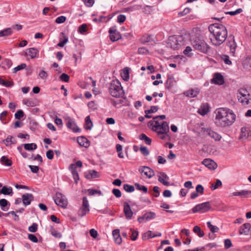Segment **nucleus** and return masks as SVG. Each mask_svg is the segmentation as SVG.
Listing matches in <instances>:
<instances>
[{
	"label": "nucleus",
	"mask_w": 251,
	"mask_h": 251,
	"mask_svg": "<svg viewBox=\"0 0 251 251\" xmlns=\"http://www.w3.org/2000/svg\"><path fill=\"white\" fill-rule=\"evenodd\" d=\"M122 77L125 80L127 81L129 78V69L128 68H125L123 70V73H122Z\"/></svg>",
	"instance_id": "nucleus-39"
},
{
	"label": "nucleus",
	"mask_w": 251,
	"mask_h": 251,
	"mask_svg": "<svg viewBox=\"0 0 251 251\" xmlns=\"http://www.w3.org/2000/svg\"><path fill=\"white\" fill-rule=\"evenodd\" d=\"M8 203V201L4 199L0 200V206L1 207L2 210H4V207L7 205Z\"/></svg>",
	"instance_id": "nucleus-56"
},
{
	"label": "nucleus",
	"mask_w": 251,
	"mask_h": 251,
	"mask_svg": "<svg viewBox=\"0 0 251 251\" xmlns=\"http://www.w3.org/2000/svg\"><path fill=\"white\" fill-rule=\"evenodd\" d=\"M0 161L2 164L5 166H11L12 165L11 160L5 156H2L0 158Z\"/></svg>",
	"instance_id": "nucleus-35"
},
{
	"label": "nucleus",
	"mask_w": 251,
	"mask_h": 251,
	"mask_svg": "<svg viewBox=\"0 0 251 251\" xmlns=\"http://www.w3.org/2000/svg\"><path fill=\"white\" fill-rule=\"evenodd\" d=\"M22 201L25 206L28 205L33 200V196L31 194L26 193L22 195Z\"/></svg>",
	"instance_id": "nucleus-21"
},
{
	"label": "nucleus",
	"mask_w": 251,
	"mask_h": 251,
	"mask_svg": "<svg viewBox=\"0 0 251 251\" xmlns=\"http://www.w3.org/2000/svg\"><path fill=\"white\" fill-rule=\"evenodd\" d=\"M85 5L87 7H91L94 3V0H82Z\"/></svg>",
	"instance_id": "nucleus-62"
},
{
	"label": "nucleus",
	"mask_w": 251,
	"mask_h": 251,
	"mask_svg": "<svg viewBox=\"0 0 251 251\" xmlns=\"http://www.w3.org/2000/svg\"><path fill=\"white\" fill-rule=\"evenodd\" d=\"M63 37L64 38L63 40L61 41V38H60V42L57 44V46L60 47H63L66 43H67L68 41V38L67 36H65L63 33H61Z\"/></svg>",
	"instance_id": "nucleus-45"
},
{
	"label": "nucleus",
	"mask_w": 251,
	"mask_h": 251,
	"mask_svg": "<svg viewBox=\"0 0 251 251\" xmlns=\"http://www.w3.org/2000/svg\"><path fill=\"white\" fill-rule=\"evenodd\" d=\"M38 225L36 223H33L28 227V230L31 232H35L37 230Z\"/></svg>",
	"instance_id": "nucleus-60"
},
{
	"label": "nucleus",
	"mask_w": 251,
	"mask_h": 251,
	"mask_svg": "<svg viewBox=\"0 0 251 251\" xmlns=\"http://www.w3.org/2000/svg\"><path fill=\"white\" fill-rule=\"evenodd\" d=\"M69 78H70L69 76L67 74H65V73L62 74L60 76V79L61 80L66 82L69 81Z\"/></svg>",
	"instance_id": "nucleus-61"
},
{
	"label": "nucleus",
	"mask_w": 251,
	"mask_h": 251,
	"mask_svg": "<svg viewBox=\"0 0 251 251\" xmlns=\"http://www.w3.org/2000/svg\"><path fill=\"white\" fill-rule=\"evenodd\" d=\"M227 46L230 49V53L232 56H234L237 48L236 43L235 42L234 36H229L227 42Z\"/></svg>",
	"instance_id": "nucleus-15"
},
{
	"label": "nucleus",
	"mask_w": 251,
	"mask_h": 251,
	"mask_svg": "<svg viewBox=\"0 0 251 251\" xmlns=\"http://www.w3.org/2000/svg\"><path fill=\"white\" fill-rule=\"evenodd\" d=\"M130 231L131 232V239L133 241L136 240L138 235V232L132 229H131Z\"/></svg>",
	"instance_id": "nucleus-58"
},
{
	"label": "nucleus",
	"mask_w": 251,
	"mask_h": 251,
	"mask_svg": "<svg viewBox=\"0 0 251 251\" xmlns=\"http://www.w3.org/2000/svg\"><path fill=\"white\" fill-rule=\"evenodd\" d=\"M0 193L4 195H10L12 193V189L11 187L7 188L3 186L0 191Z\"/></svg>",
	"instance_id": "nucleus-44"
},
{
	"label": "nucleus",
	"mask_w": 251,
	"mask_h": 251,
	"mask_svg": "<svg viewBox=\"0 0 251 251\" xmlns=\"http://www.w3.org/2000/svg\"><path fill=\"white\" fill-rule=\"evenodd\" d=\"M7 115V112L6 111H3L0 115V120L3 124H6L5 117Z\"/></svg>",
	"instance_id": "nucleus-53"
},
{
	"label": "nucleus",
	"mask_w": 251,
	"mask_h": 251,
	"mask_svg": "<svg viewBox=\"0 0 251 251\" xmlns=\"http://www.w3.org/2000/svg\"><path fill=\"white\" fill-rule=\"evenodd\" d=\"M220 57L225 64L229 65L232 64V62L230 60L229 57L228 55L222 54L220 55Z\"/></svg>",
	"instance_id": "nucleus-46"
},
{
	"label": "nucleus",
	"mask_w": 251,
	"mask_h": 251,
	"mask_svg": "<svg viewBox=\"0 0 251 251\" xmlns=\"http://www.w3.org/2000/svg\"><path fill=\"white\" fill-rule=\"evenodd\" d=\"M204 133L206 135L209 136L211 139L215 140V141H219L222 138L220 134L217 132L211 130V129H206L204 130Z\"/></svg>",
	"instance_id": "nucleus-16"
},
{
	"label": "nucleus",
	"mask_w": 251,
	"mask_h": 251,
	"mask_svg": "<svg viewBox=\"0 0 251 251\" xmlns=\"http://www.w3.org/2000/svg\"><path fill=\"white\" fill-rule=\"evenodd\" d=\"M199 91L197 89H191L184 93V95L188 97L194 98L199 94Z\"/></svg>",
	"instance_id": "nucleus-30"
},
{
	"label": "nucleus",
	"mask_w": 251,
	"mask_h": 251,
	"mask_svg": "<svg viewBox=\"0 0 251 251\" xmlns=\"http://www.w3.org/2000/svg\"><path fill=\"white\" fill-rule=\"evenodd\" d=\"M50 233L55 238H60L62 237L61 234L57 230H56L54 228L51 227L50 228Z\"/></svg>",
	"instance_id": "nucleus-43"
},
{
	"label": "nucleus",
	"mask_w": 251,
	"mask_h": 251,
	"mask_svg": "<svg viewBox=\"0 0 251 251\" xmlns=\"http://www.w3.org/2000/svg\"><path fill=\"white\" fill-rule=\"evenodd\" d=\"M158 181L162 183L164 185L169 186L170 185V183L168 181L169 177V176L163 172H160L158 175Z\"/></svg>",
	"instance_id": "nucleus-19"
},
{
	"label": "nucleus",
	"mask_w": 251,
	"mask_h": 251,
	"mask_svg": "<svg viewBox=\"0 0 251 251\" xmlns=\"http://www.w3.org/2000/svg\"><path fill=\"white\" fill-rule=\"evenodd\" d=\"M69 169L71 170L74 179L76 183H77V181L79 180L78 174L76 171L75 165L74 164H72L69 167Z\"/></svg>",
	"instance_id": "nucleus-29"
},
{
	"label": "nucleus",
	"mask_w": 251,
	"mask_h": 251,
	"mask_svg": "<svg viewBox=\"0 0 251 251\" xmlns=\"http://www.w3.org/2000/svg\"><path fill=\"white\" fill-rule=\"evenodd\" d=\"M112 235L115 242L117 244H120L122 242V239L120 234V230L114 229L112 232Z\"/></svg>",
	"instance_id": "nucleus-26"
},
{
	"label": "nucleus",
	"mask_w": 251,
	"mask_h": 251,
	"mask_svg": "<svg viewBox=\"0 0 251 251\" xmlns=\"http://www.w3.org/2000/svg\"><path fill=\"white\" fill-rule=\"evenodd\" d=\"M201 151L207 155H212L216 153L217 148L211 143L208 142L203 145Z\"/></svg>",
	"instance_id": "nucleus-11"
},
{
	"label": "nucleus",
	"mask_w": 251,
	"mask_h": 251,
	"mask_svg": "<svg viewBox=\"0 0 251 251\" xmlns=\"http://www.w3.org/2000/svg\"><path fill=\"white\" fill-rule=\"evenodd\" d=\"M194 49L201 53H207L210 49L209 46L202 39L197 38L191 41Z\"/></svg>",
	"instance_id": "nucleus-7"
},
{
	"label": "nucleus",
	"mask_w": 251,
	"mask_h": 251,
	"mask_svg": "<svg viewBox=\"0 0 251 251\" xmlns=\"http://www.w3.org/2000/svg\"><path fill=\"white\" fill-rule=\"evenodd\" d=\"M211 82L216 84L222 85L224 83V77L221 74L215 73Z\"/></svg>",
	"instance_id": "nucleus-22"
},
{
	"label": "nucleus",
	"mask_w": 251,
	"mask_h": 251,
	"mask_svg": "<svg viewBox=\"0 0 251 251\" xmlns=\"http://www.w3.org/2000/svg\"><path fill=\"white\" fill-rule=\"evenodd\" d=\"M207 226L210 230V231H212L213 233L216 232L219 230V228L216 226L211 225L210 222H208L207 223Z\"/></svg>",
	"instance_id": "nucleus-48"
},
{
	"label": "nucleus",
	"mask_w": 251,
	"mask_h": 251,
	"mask_svg": "<svg viewBox=\"0 0 251 251\" xmlns=\"http://www.w3.org/2000/svg\"><path fill=\"white\" fill-rule=\"evenodd\" d=\"M156 217V214L151 211H147L142 215V222L150 221Z\"/></svg>",
	"instance_id": "nucleus-23"
},
{
	"label": "nucleus",
	"mask_w": 251,
	"mask_h": 251,
	"mask_svg": "<svg viewBox=\"0 0 251 251\" xmlns=\"http://www.w3.org/2000/svg\"><path fill=\"white\" fill-rule=\"evenodd\" d=\"M243 66L246 69H251V56H247L243 62Z\"/></svg>",
	"instance_id": "nucleus-32"
},
{
	"label": "nucleus",
	"mask_w": 251,
	"mask_h": 251,
	"mask_svg": "<svg viewBox=\"0 0 251 251\" xmlns=\"http://www.w3.org/2000/svg\"><path fill=\"white\" fill-rule=\"evenodd\" d=\"M193 231L197 233V235L200 237H202L204 236V232L202 230H201V228L199 226H195L193 228Z\"/></svg>",
	"instance_id": "nucleus-42"
},
{
	"label": "nucleus",
	"mask_w": 251,
	"mask_h": 251,
	"mask_svg": "<svg viewBox=\"0 0 251 251\" xmlns=\"http://www.w3.org/2000/svg\"><path fill=\"white\" fill-rule=\"evenodd\" d=\"M209 111V105L207 103L202 104L198 110V113L202 116L207 114Z\"/></svg>",
	"instance_id": "nucleus-25"
},
{
	"label": "nucleus",
	"mask_w": 251,
	"mask_h": 251,
	"mask_svg": "<svg viewBox=\"0 0 251 251\" xmlns=\"http://www.w3.org/2000/svg\"><path fill=\"white\" fill-rule=\"evenodd\" d=\"M191 9L189 8H185L182 11L179 12L178 15L180 17L183 16L190 12Z\"/></svg>",
	"instance_id": "nucleus-54"
},
{
	"label": "nucleus",
	"mask_w": 251,
	"mask_h": 251,
	"mask_svg": "<svg viewBox=\"0 0 251 251\" xmlns=\"http://www.w3.org/2000/svg\"><path fill=\"white\" fill-rule=\"evenodd\" d=\"M175 81L173 77L169 75L168 76L167 80L165 83L166 89L170 90L174 86Z\"/></svg>",
	"instance_id": "nucleus-31"
},
{
	"label": "nucleus",
	"mask_w": 251,
	"mask_h": 251,
	"mask_svg": "<svg viewBox=\"0 0 251 251\" xmlns=\"http://www.w3.org/2000/svg\"><path fill=\"white\" fill-rule=\"evenodd\" d=\"M0 84L7 87H10L13 86L14 83L12 81L4 80L0 77Z\"/></svg>",
	"instance_id": "nucleus-40"
},
{
	"label": "nucleus",
	"mask_w": 251,
	"mask_h": 251,
	"mask_svg": "<svg viewBox=\"0 0 251 251\" xmlns=\"http://www.w3.org/2000/svg\"><path fill=\"white\" fill-rule=\"evenodd\" d=\"M239 139L243 140H251V131L248 127H243L241 129Z\"/></svg>",
	"instance_id": "nucleus-12"
},
{
	"label": "nucleus",
	"mask_w": 251,
	"mask_h": 251,
	"mask_svg": "<svg viewBox=\"0 0 251 251\" xmlns=\"http://www.w3.org/2000/svg\"><path fill=\"white\" fill-rule=\"evenodd\" d=\"M12 33V30L11 28H7L1 31H0V37L8 36L10 35Z\"/></svg>",
	"instance_id": "nucleus-36"
},
{
	"label": "nucleus",
	"mask_w": 251,
	"mask_h": 251,
	"mask_svg": "<svg viewBox=\"0 0 251 251\" xmlns=\"http://www.w3.org/2000/svg\"><path fill=\"white\" fill-rule=\"evenodd\" d=\"M126 19V17L125 15L123 14H120L117 17V21L118 23L121 24L124 23Z\"/></svg>",
	"instance_id": "nucleus-63"
},
{
	"label": "nucleus",
	"mask_w": 251,
	"mask_h": 251,
	"mask_svg": "<svg viewBox=\"0 0 251 251\" xmlns=\"http://www.w3.org/2000/svg\"><path fill=\"white\" fill-rule=\"evenodd\" d=\"M154 43L153 35L145 34L142 36V44L152 46Z\"/></svg>",
	"instance_id": "nucleus-17"
},
{
	"label": "nucleus",
	"mask_w": 251,
	"mask_h": 251,
	"mask_svg": "<svg viewBox=\"0 0 251 251\" xmlns=\"http://www.w3.org/2000/svg\"><path fill=\"white\" fill-rule=\"evenodd\" d=\"M90 211L88 201L86 197L83 198L82 204L78 211V215L80 217L86 215Z\"/></svg>",
	"instance_id": "nucleus-9"
},
{
	"label": "nucleus",
	"mask_w": 251,
	"mask_h": 251,
	"mask_svg": "<svg viewBox=\"0 0 251 251\" xmlns=\"http://www.w3.org/2000/svg\"><path fill=\"white\" fill-rule=\"evenodd\" d=\"M251 227V225L250 223H245L240 227L239 234L247 235Z\"/></svg>",
	"instance_id": "nucleus-24"
},
{
	"label": "nucleus",
	"mask_w": 251,
	"mask_h": 251,
	"mask_svg": "<svg viewBox=\"0 0 251 251\" xmlns=\"http://www.w3.org/2000/svg\"><path fill=\"white\" fill-rule=\"evenodd\" d=\"M109 33L110 34V39L113 42L118 41L122 37L121 34L116 29L115 26H112L109 29Z\"/></svg>",
	"instance_id": "nucleus-13"
},
{
	"label": "nucleus",
	"mask_w": 251,
	"mask_h": 251,
	"mask_svg": "<svg viewBox=\"0 0 251 251\" xmlns=\"http://www.w3.org/2000/svg\"><path fill=\"white\" fill-rule=\"evenodd\" d=\"M202 163L210 170H215L217 167V164L210 159H204Z\"/></svg>",
	"instance_id": "nucleus-20"
},
{
	"label": "nucleus",
	"mask_w": 251,
	"mask_h": 251,
	"mask_svg": "<svg viewBox=\"0 0 251 251\" xmlns=\"http://www.w3.org/2000/svg\"><path fill=\"white\" fill-rule=\"evenodd\" d=\"M124 189L127 193H131L134 191L135 188L133 186L127 184L123 185Z\"/></svg>",
	"instance_id": "nucleus-47"
},
{
	"label": "nucleus",
	"mask_w": 251,
	"mask_h": 251,
	"mask_svg": "<svg viewBox=\"0 0 251 251\" xmlns=\"http://www.w3.org/2000/svg\"><path fill=\"white\" fill-rule=\"evenodd\" d=\"M166 118L164 115L153 117V119L148 123V126L156 133L157 136L161 140L169 139L168 132L169 127L167 122H160L159 119L164 120Z\"/></svg>",
	"instance_id": "nucleus-1"
},
{
	"label": "nucleus",
	"mask_w": 251,
	"mask_h": 251,
	"mask_svg": "<svg viewBox=\"0 0 251 251\" xmlns=\"http://www.w3.org/2000/svg\"><path fill=\"white\" fill-rule=\"evenodd\" d=\"M24 116V113L22 110H19L15 114V117L17 119H21Z\"/></svg>",
	"instance_id": "nucleus-51"
},
{
	"label": "nucleus",
	"mask_w": 251,
	"mask_h": 251,
	"mask_svg": "<svg viewBox=\"0 0 251 251\" xmlns=\"http://www.w3.org/2000/svg\"><path fill=\"white\" fill-rule=\"evenodd\" d=\"M210 33V40L214 46H219L222 44L227 36L226 27L223 25L215 23L208 27Z\"/></svg>",
	"instance_id": "nucleus-3"
},
{
	"label": "nucleus",
	"mask_w": 251,
	"mask_h": 251,
	"mask_svg": "<svg viewBox=\"0 0 251 251\" xmlns=\"http://www.w3.org/2000/svg\"><path fill=\"white\" fill-rule=\"evenodd\" d=\"M153 237H155V234L152 233L151 230L148 231L142 235V240H148Z\"/></svg>",
	"instance_id": "nucleus-37"
},
{
	"label": "nucleus",
	"mask_w": 251,
	"mask_h": 251,
	"mask_svg": "<svg viewBox=\"0 0 251 251\" xmlns=\"http://www.w3.org/2000/svg\"><path fill=\"white\" fill-rule=\"evenodd\" d=\"M117 151L118 152V156L120 158H123L124 155L123 153L121 152L122 150V147L119 145L117 144L116 146Z\"/></svg>",
	"instance_id": "nucleus-59"
},
{
	"label": "nucleus",
	"mask_w": 251,
	"mask_h": 251,
	"mask_svg": "<svg viewBox=\"0 0 251 251\" xmlns=\"http://www.w3.org/2000/svg\"><path fill=\"white\" fill-rule=\"evenodd\" d=\"M167 47L174 50H178L185 45L183 37L181 36H170L168 39Z\"/></svg>",
	"instance_id": "nucleus-6"
},
{
	"label": "nucleus",
	"mask_w": 251,
	"mask_h": 251,
	"mask_svg": "<svg viewBox=\"0 0 251 251\" xmlns=\"http://www.w3.org/2000/svg\"><path fill=\"white\" fill-rule=\"evenodd\" d=\"M211 208L210 202L207 201L196 205L193 209V213H203L208 211Z\"/></svg>",
	"instance_id": "nucleus-8"
},
{
	"label": "nucleus",
	"mask_w": 251,
	"mask_h": 251,
	"mask_svg": "<svg viewBox=\"0 0 251 251\" xmlns=\"http://www.w3.org/2000/svg\"><path fill=\"white\" fill-rule=\"evenodd\" d=\"M251 195V191L243 190L240 191V196H242L244 198H248Z\"/></svg>",
	"instance_id": "nucleus-49"
},
{
	"label": "nucleus",
	"mask_w": 251,
	"mask_h": 251,
	"mask_svg": "<svg viewBox=\"0 0 251 251\" xmlns=\"http://www.w3.org/2000/svg\"><path fill=\"white\" fill-rule=\"evenodd\" d=\"M108 90L110 94L115 98L122 97L125 94L121 83L117 79L111 81Z\"/></svg>",
	"instance_id": "nucleus-5"
},
{
	"label": "nucleus",
	"mask_w": 251,
	"mask_h": 251,
	"mask_svg": "<svg viewBox=\"0 0 251 251\" xmlns=\"http://www.w3.org/2000/svg\"><path fill=\"white\" fill-rule=\"evenodd\" d=\"M54 201L57 205L62 208H66L68 204L67 199L60 193H56Z\"/></svg>",
	"instance_id": "nucleus-10"
},
{
	"label": "nucleus",
	"mask_w": 251,
	"mask_h": 251,
	"mask_svg": "<svg viewBox=\"0 0 251 251\" xmlns=\"http://www.w3.org/2000/svg\"><path fill=\"white\" fill-rule=\"evenodd\" d=\"M158 109V107L157 106H152L151 108L148 110H145V117L151 118V116L149 115V114L153 113L156 112Z\"/></svg>",
	"instance_id": "nucleus-33"
},
{
	"label": "nucleus",
	"mask_w": 251,
	"mask_h": 251,
	"mask_svg": "<svg viewBox=\"0 0 251 251\" xmlns=\"http://www.w3.org/2000/svg\"><path fill=\"white\" fill-rule=\"evenodd\" d=\"M93 127V123L90 119V116H88L85 118L84 128L87 130L91 129Z\"/></svg>",
	"instance_id": "nucleus-34"
},
{
	"label": "nucleus",
	"mask_w": 251,
	"mask_h": 251,
	"mask_svg": "<svg viewBox=\"0 0 251 251\" xmlns=\"http://www.w3.org/2000/svg\"><path fill=\"white\" fill-rule=\"evenodd\" d=\"M152 11V9L151 7L150 6H146L144 7V10L142 12H143L146 15L151 14Z\"/></svg>",
	"instance_id": "nucleus-55"
},
{
	"label": "nucleus",
	"mask_w": 251,
	"mask_h": 251,
	"mask_svg": "<svg viewBox=\"0 0 251 251\" xmlns=\"http://www.w3.org/2000/svg\"><path fill=\"white\" fill-rule=\"evenodd\" d=\"M215 124L220 127H225L232 125L236 120V115L233 111L227 108H219L216 110Z\"/></svg>",
	"instance_id": "nucleus-2"
},
{
	"label": "nucleus",
	"mask_w": 251,
	"mask_h": 251,
	"mask_svg": "<svg viewBox=\"0 0 251 251\" xmlns=\"http://www.w3.org/2000/svg\"><path fill=\"white\" fill-rule=\"evenodd\" d=\"M222 185V182L220 179H216V182L215 184L213 183L211 184L210 186V189L212 190H215L218 189L219 187Z\"/></svg>",
	"instance_id": "nucleus-41"
},
{
	"label": "nucleus",
	"mask_w": 251,
	"mask_h": 251,
	"mask_svg": "<svg viewBox=\"0 0 251 251\" xmlns=\"http://www.w3.org/2000/svg\"><path fill=\"white\" fill-rule=\"evenodd\" d=\"M124 212L127 219L129 220L131 219L134 212L129 204L126 202L124 203Z\"/></svg>",
	"instance_id": "nucleus-18"
},
{
	"label": "nucleus",
	"mask_w": 251,
	"mask_h": 251,
	"mask_svg": "<svg viewBox=\"0 0 251 251\" xmlns=\"http://www.w3.org/2000/svg\"><path fill=\"white\" fill-rule=\"evenodd\" d=\"M37 145L34 143L25 144H24V148L28 151H33L37 149Z\"/></svg>",
	"instance_id": "nucleus-38"
},
{
	"label": "nucleus",
	"mask_w": 251,
	"mask_h": 251,
	"mask_svg": "<svg viewBox=\"0 0 251 251\" xmlns=\"http://www.w3.org/2000/svg\"><path fill=\"white\" fill-rule=\"evenodd\" d=\"M112 193L117 198H120L122 196L121 192L120 190L118 189H113L112 190Z\"/></svg>",
	"instance_id": "nucleus-64"
},
{
	"label": "nucleus",
	"mask_w": 251,
	"mask_h": 251,
	"mask_svg": "<svg viewBox=\"0 0 251 251\" xmlns=\"http://www.w3.org/2000/svg\"><path fill=\"white\" fill-rule=\"evenodd\" d=\"M66 20V17H65L64 16H61L57 17L56 19L55 22L57 24H62V23H64L65 22Z\"/></svg>",
	"instance_id": "nucleus-57"
},
{
	"label": "nucleus",
	"mask_w": 251,
	"mask_h": 251,
	"mask_svg": "<svg viewBox=\"0 0 251 251\" xmlns=\"http://www.w3.org/2000/svg\"><path fill=\"white\" fill-rule=\"evenodd\" d=\"M142 173H144L149 178H151L154 175V171L151 169L146 166H142Z\"/></svg>",
	"instance_id": "nucleus-27"
},
{
	"label": "nucleus",
	"mask_w": 251,
	"mask_h": 251,
	"mask_svg": "<svg viewBox=\"0 0 251 251\" xmlns=\"http://www.w3.org/2000/svg\"><path fill=\"white\" fill-rule=\"evenodd\" d=\"M238 101L243 105L251 104V89L242 87L237 93Z\"/></svg>",
	"instance_id": "nucleus-4"
},
{
	"label": "nucleus",
	"mask_w": 251,
	"mask_h": 251,
	"mask_svg": "<svg viewBox=\"0 0 251 251\" xmlns=\"http://www.w3.org/2000/svg\"><path fill=\"white\" fill-rule=\"evenodd\" d=\"M66 126L68 128L72 129L75 132H79L80 128L75 125L74 121L72 120H69L66 123Z\"/></svg>",
	"instance_id": "nucleus-28"
},
{
	"label": "nucleus",
	"mask_w": 251,
	"mask_h": 251,
	"mask_svg": "<svg viewBox=\"0 0 251 251\" xmlns=\"http://www.w3.org/2000/svg\"><path fill=\"white\" fill-rule=\"evenodd\" d=\"M25 54L26 56H29L31 59L38 58L39 56V50L35 48L27 49L25 51Z\"/></svg>",
	"instance_id": "nucleus-14"
},
{
	"label": "nucleus",
	"mask_w": 251,
	"mask_h": 251,
	"mask_svg": "<svg viewBox=\"0 0 251 251\" xmlns=\"http://www.w3.org/2000/svg\"><path fill=\"white\" fill-rule=\"evenodd\" d=\"M37 126H38V124L37 122H36L34 121H32L30 122L29 127L31 130H32V131L35 130L37 128Z\"/></svg>",
	"instance_id": "nucleus-52"
},
{
	"label": "nucleus",
	"mask_w": 251,
	"mask_h": 251,
	"mask_svg": "<svg viewBox=\"0 0 251 251\" xmlns=\"http://www.w3.org/2000/svg\"><path fill=\"white\" fill-rule=\"evenodd\" d=\"M26 64L25 63H22L14 68V73L20 71L21 70L26 68Z\"/></svg>",
	"instance_id": "nucleus-50"
}]
</instances>
